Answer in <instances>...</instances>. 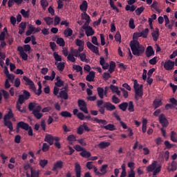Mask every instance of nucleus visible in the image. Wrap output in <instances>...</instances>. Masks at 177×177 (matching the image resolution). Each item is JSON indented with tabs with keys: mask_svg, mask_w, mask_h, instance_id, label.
<instances>
[{
	"mask_svg": "<svg viewBox=\"0 0 177 177\" xmlns=\"http://www.w3.org/2000/svg\"><path fill=\"white\" fill-rule=\"evenodd\" d=\"M83 30H85L86 35L87 37H92L95 34V30H93V28L91 26H85L84 25L82 26Z\"/></svg>",
	"mask_w": 177,
	"mask_h": 177,
	"instance_id": "obj_8",
	"label": "nucleus"
},
{
	"mask_svg": "<svg viewBox=\"0 0 177 177\" xmlns=\"http://www.w3.org/2000/svg\"><path fill=\"white\" fill-rule=\"evenodd\" d=\"M107 165H104L102 166L101 169H100V171L102 172L101 174L103 175H106V174H107Z\"/></svg>",
	"mask_w": 177,
	"mask_h": 177,
	"instance_id": "obj_60",
	"label": "nucleus"
},
{
	"mask_svg": "<svg viewBox=\"0 0 177 177\" xmlns=\"http://www.w3.org/2000/svg\"><path fill=\"white\" fill-rule=\"evenodd\" d=\"M170 140L174 143H177V133L175 131H171Z\"/></svg>",
	"mask_w": 177,
	"mask_h": 177,
	"instance_id": "obj_36",
	"label": "nucleus"
},
{
	"mask_svg": "<svg viewBox=\"0 0 177 177\" xmlns=\"http://www.w3.org/2000/svg\"><path fill=\"white\" fill-rule=\"evenodd\" d=\"M174 67H175V62L169 59L165 62L164 68H165L167 71H171V70H174Z\"/></svg>",
	"mask_w": 177,
	"mask_h": 177,
	"instance_id": "obj_7",
	"label": "nucleus"
},
{
	"mask_svg": "<svg viewBox=\"0 0 177 177\" xmlns=\"http://www.w3.org/2000/svg\"><path fill=\"white\" fill-rule=\"evenodd\" d=\"M64 64H65L64 62H59V63L57 62H55V66H57V68L59 71H63V70H64V67H66Z\"/></svg>",
	"mask_w": 177,
	"mask_h": 177,
	"instance_id": "obj_30",
	"label": "nucleus"
},
{
	"mask_svg": "<svg viewBox=\"0 0 177 177\" xmlns=\"http://www.w3.org/2000/svg\"><path fill=\"white\" fill-rule=\"evenodd\" d=\"M67 59L68 60V62H71V63H75V57H74V55L73 54H69L67 56Z\"/></svg>",
	"mask_w": 177,
	"mask_h": 177,
	"instance_id": "obj_63",
	"label": "nucleus"
},
{
	"mask_svg": "<svg viewBox=\"0 0 177 177\" xmlns=\"http://www.w3.org/2000/svg\"><path fill=\"white\" fill-rule=\"evenodd\" d=\"M152 38L153 41H158V38L160 37V30H158V28H156L155 30L152 32Z\"/></svg>",
	"mask_w": 177,
	"mask_h": 177,
	"instance_id": "obj_19",
	"label": "nucleus"
},
{
	"mask_svg": "<svg viewBox=\"0 0 177 177\" xmlns=\"http://www.w3.org/2000/svg\"><path fill=\"white\" fill-rule=\"evenodd\" d=\"M156 168H157V161H153L151 165L147 167V172H153Z\"/></svg>",
	"mask_w": 177,
	"mask_h": 177,
	"instance_id": "obj_21",
	"label": "nucleus"
},
{
	"mask_svg": "<svg viewBox=\"0 0 177 177\" xmlns=\"http://www.w3.org/2000/svg\"><path fill=\"white\" fill-rule=\"evenodd\" d=\"M44 21H46L47 26H51L53 24V18L50 17H46L44 18Z\"/></svg>",
	"mask_w": 177,
	"mask_h": 177,
	"instance_id": "obj_43",
	"label": "nucleus"
},
{
	"mask_svg": "<svg viewBox=\"0 0 177 177\" xmlns=\"http://www.w3.org/2000/svg\"><path fill=\"white\" fill-rule=\"evenodd\" d=\"M97 91L99 97H100V99H103L104 97V89L102 87H98L97 88Z\"/></svg>",
	"mask_w": 177,
	"mask_h": 177,
	"instance_id": "obj_33",
	"label": "nucleus"
},
{
	"mask_svg": "<svg viewBox=\"0 0 177 177\" xmlns=\"http://www.w3.org/2000/svg\"><path fill=\"white\" fill-rule=\"evenodd\" d=\"M145 55L147 57H151V56H154V50L153 49V46H147L145 51Z\"/></svg>",
	"mask_w": 177,
	"mask_h": 177,
	"instance_id": "obj_14",
	"label": "nucleus"
},
{
	"mask_svg": "<svg viewBox=\"0 0 177 177\" xmlns=\"http://www.w3.org/2000/svg\"><path fill=\"white\" fill-rule=\"evenodd\" d=\"M115 70V62L111 61L109 64V71L110 74H113Z\"/></svg>",
	"mask_w": 177,
	"mask_h": 177,
	"instance_id": "obj_38",
	"label": "nucleus"
},
{
	"mask_svg": "<svg viewBox=\"0 0 177 177\" xmlns=\"http://www.w3.org/2000/svg\"><path fill=\"white\" fill-rule=\"evenodd\" d=\"M17 109L18 110V111H20V113H26V107H24L21 109V104H20V103L17 102Z\"/></svg>",
	"mask_w": 177,
	"mask_h": 177,
	"instance_id": "obj_59",
	"label": "nucleus"
},
{
	"mask_svg": "<svg viewBox=\"0 0 177 177\" xmlns=\"http://www.w3.org/2000/svg\"><path fill=\"white\" fill-rule=\"evenodd\" d=\"M53 56L55 60V62H62V57L57 53V52H54Z\"/></svg>",
	"mask_w": 177,
	"mask_h": 177,
	"instance_id": "obj_48",
	"label": "nucleus"
},
{
	"mask_svg": "<svg viewBox=\"0 0 177 177\" xmlns=\"http://www.w3.org/2000/svg\"><path fill=\"white\" fill-rule=\"evenodd\" d=\"M28 30L26 31V35L30 37L31 34H34V26H32V25H28Z\"/></svg>",
	"mask_w": 177,
	"mask_h": 177,
	"instance_id": "obj_41",
	"label": "nucleus"
},
{
	"mask_svg": "<svg viewBox=\"0 0 177 177\" xmlns=\"http://www.w3.org/2000/svg\"><path fill=\"white\" fill-rule=\"evenodd\" d=\"M20 13L24 19H28L30 17V10L26 11V10L21 9Z\"/></svg>",
	"mask_w": 177,
	"mask_h": 177,
	"instance_id": "obj_37",
	"label": "nucleus"
},
{
	"mask_svg": "<svg viewBox=\"0 0 177 177\" xmlns=\"http://www.w3.org/2000/svg\"><path fill=\"white\" fill-rule=\"evenodd\" d=\"M77 105L81 111H83L85 114H88V107L86 106V102L84 100H78Z\"/></svg>",
	"mask_w": 177,
	"mask_h": 177,
	"instance_id": "obj_3",
	"label": "nucleus"
},
{
	"mask_svg": "<svg viewBox=\"0 0 177 177\" xmlns=\"http://www.w3.org/2000/svg\"><path fill=\"white\" fill-rule=\"evenodd\" d=\"M109 146H110V142H109L102 141L98 144V147L102 149H106L109 147Z\"/></svg>",
	"mask_w": 177,
	"mask_h": 177,
	"instance_id": "obj_32",
	"label": "nucleus"
},
{
	"mask_svg": "<svg viewBox=\"0 0 177 177\" xmlns=\"http://www.w3.org/2000/svg\"><path fill=\"white\" fill-rule=\"evenodd\" d=\"M23 96L24 97L26 98V100H28V99H30V97L31 96V94L30 93V92H28L27 90H24L23 91Z\"/></svg>",
	"mask_w": 177,
	"mask_h": 177,
	"instance_id": "obj_58",
	"label": "nucleus"
},
{
	"mask_svg": "<svg viewBox=\"0 0 177 177\" xmlns=\"http://www.w3.org/2000/svg\"><path fill=\"white\" fill-rule=\"evenodd\" d=\"M37 85L39 86V88L37 91V88L35 87V91H33L35 95H37V96H40L41 93H42V84H41V82H37Z\"/></svg>",
	"mask_w": 177,
	"mask_h": 177,
	"instance_id": "obj_31",
	"label": "nucleus"
},
{
	"mask_svg": "<svg viewBox=\"0 0 177 177\" xmlns=\"http://www.w3.org/2000/svg\"><path fill=\"white\" fill-rule=\"evenodd\" d=\"M142 131L143 133H146V131H147V120L146 119H143L142 120Z\"/></svg>",
	"mask_w": 177,
	"mask_h": 177,
	"instance_id": "obj_44",
	"label": "nucleus"
},
{
	"mask_svg": "<svg viewBox=\"0 0 177 177\" xmlns=\"http://www.w3.org/2000/svg\"><path fill=\"white\" fill-rule=\"evenodd\" d=\"M133 89L136 100H139V97H143V84H139L137 80H133Z\"/></svg>",
	"mask_w": 177,
	"mask_h": 177,
	"instance_id": "obj_2",
	"label": "nucleus"
},
{
	"mask_svg": "<svg viewBox=\"0 0 177 177\" xmlns=\"http://www.w3.org/2000/svg\"><path fill=\"white\" fill-rule=\"evenodd\" d=\"M86 45H87V48H88V49L90 50H91V52H93V53H95V55H99V48L98 47L92 44V43H91V41H87Z\"/></svg>",
	"mask_w": 177,
	"mask_h": 177,
	"instance_id": "obj_9",
	"label": "nucleus"
},
{
	"mask_svg": "<svg viewBox=\"0 0 177 177\" xmlns=\"http://www.w3.org/2000/svg\"><path fill=\"white\" fill-rule=\"evenodd\" d=\"M13 117H15V115H13L12 109H9L8 113L4 115L3 120H9L13 118Z\"/></svg>",
	"mask_w": 177,
	"mask_h": 177,
	"instance_id": "obj_27",
	"label": "nucleus"
},
{
	"mask_svg": "<svg viewBox=\"0 0 177 177\" xmlns=\"http://www.w3.org/2000/svg\"><path fill=\"white\" fill-rule=\"evenodd\" d=\"M159 122L160 124H161L163 128H167V127H168V124H169L168 122V120L165 117V115H164L163 113H161L159 116Z\"/></svg>",
	"mask_w": 177,
	"mask_h": 177,
	"instance_id": "obj_6",
	"label": "nucleus"
},
{
	"mask_svg": "<svg viewBox=\"0 0 177 177\" xmlns=\"http://www.w3.org/2000/svg\"><path fill=\"white\" fill-rule=\"evenodd\" d=\"M81 165L78 162H76L75 164V172L76 177H81Z\"/></svg>",
	"mask_w": 177,
	"mask_h": 177,
	"instance_id": "obj_17",
	"label": "nucleus"
},
{
	"mask_svg": "<svg viewBox=\"0 0 177 177\" xmlns=\"http://www.w3.org/2000/svg\"><path fill=\"white\" fill-rule=\"evenodd\" d=\"M55 77H56V73L55 72V71H53L50 76H44V80H46V81H53L55 80Z\"/></svg>",
	"mask_w": 177,
	"mask_h": 177,
	"instance_id": "obj_29",
	"label": "nucleus"
},
{
	"mask_svg": "<svg viewBox=\"0 0 177 177\" xmlns=\"http://www.w3.org/2000/svg\"><path fill=\"white\" fill-rule=\"evenodd\" d=\"M41 110H42V107L39 105L35 109L33 112H32V114H33L35 118H37V120H41L42 117H44V114L41 113Z\"/></svg>",
	"mask_w": 177,
	"mask_h": 177,
	"instance_id": "obj_5",
	"label": "nucleus"
},
{
	"mask_svg": "<svg viewBox=\"0 0 177 177\" xmlns=\"http://www.w3.org/2000/svg\"><path fill=\"white\" fill-rule=\"evenodd\" d=\"M23 80L25 81V85H28L29 89L32 91V92H35V84H34V82L27 76H24Z\"/></svg>",
	"mask_w": 177,
	"mask_h": 177,
	"instance_id": "obj_4",
	"label": "nucleus"
},
{
	"mask_svg": "<svg viewBox=\"0 0 177 177\" xmlns=\"http://www.w3.org/2000/svg\"><path fill=\"white\" fill-rule=\"evenodd\" d=\"M73 70L76 71V73H80V75H82V68L80 65H74L73 66Z\"/></svg>",
	"mask_w": 177,
	"mask_h": 177,
	"instance_id": "obj_49",
	"label": "nucleus"
},
{
	"mask_svg": "<svg viewBox=\"0 0 177 177\" xmlns=\"http://www.w3.org/2000/svg\"><path fill=\"white\" fill-rule=\"evenodd\" d=\"M39 165H40L41 168H44V167H46V165H48V160L46 159L40 160Z\"/></svg>",
	"mask_w": 177,
	"mask_h": 177,
	"instance_id": "obj_55",
	"label": "nucleus"
},
{
	"mask_svg": "<svg viewBox=\"0 0 177 177\" xmlns=\"http://www.w3.org/2000/svg\"><path fill=\"white\" fill-rule=\"evenodd\" d=\"M112 102L115 104H118V103H120V102H121V100H120V98H118V97H117L115 95H113L112 96Z\"/></svg>",
	"mask_w": 177,
	"mask_h": 177,
	"instance_id": "obj_64",
	"label": "nucleus"
},
{
	"mask_svg": "<svg viewBox=\"0 0 177 177\" xmlns=\"http://www.w3.org/2000/svg\"><path fill=\"white\" fill-rule=\"evenodd\" d=\"M128 111L130 112V113H133V111H135V106H133V102L132 101H130L129 103H128Z\"/></svg>",
	"mask_w": 177,
	"mask_h": 177,
	"instance_id": "obj_46",
	"label": "nucleus"
},
{
	"mask_svg": "<svg viewBox=\"0 0 177 177\" xmlns=\"http://www.w3.org/2000/svg\"><path fill=\"white\" fill-rule=\"evenodd\" d=\"M62 168H63V161L57 160L54 163L52 171H55L58 169H62Z\"/></svg>",
	"mask_w": 177,
	"mask_h": 177,
	"instance_id": "obj_13",
	"label": "nucleus"
},
{
	"mask_svg": "<svg viewBox=\"0 0 177 177\" xmlns=\"http://www.w3.org/2000/svg\"><path fill=\"white\" fill-rule=\"evenodd\" d=\"M93 121H95L97 124H102V125H107V120H102V119H97V118H94Z\"/></svg>",
	"mask_w": 177,
	"mask_h": 177,
	"instance_id": "obj_45",
	"label": "nucleus"
},
{
	"mask_svg": "<svg viewBox=\"0 0 177 177\" xmlns=\"http://www.w3.org/2000/svg\"><path fill=\"white\" fill-rule=\"evenodd\" d=\"M40 3L44 10H46V8L49 6V3L46 0H41Z\"/></svg>",
	"mask_w": 177,
	"mask_h": 177,
	"instance_id": "obj_50",
	"label": "nucleus"
},
{
	"mask_svg": "<svg viewBox=\"0 0 177 177\" xmlns=\"http://www.w3.org/2000/svg\"><path fill=\"white\" fill-rule=\"evenodd\" d=\"M24 100H26V98L24 97V95H19V98H18V101L17 102V103H19V104H23V103H24Z\"/></svg>",
	"mask_w": 177,
	"mask_h": 177,
	"instance_id": "obj_62",
	"label": "nucleus"
},
{
	"mask_svg": "<svg viewBox=\"0 0 177 177\" xmlns=\"http://www.w3.org/2000/svg\"><path fill=\"white\" fill-rule=\"evenodd\" d=\"M177 169V162L176 161L171 162L170 167L167 168L169 172H174V171Z\"/></svg>",
	"mask_w": 177,
	"mask_h": 177,
	"instance_id": "obj_26",
	"label": "nucleus"
},
{
	"mask_svg": "<svg viewBox=\"0 0 177 177\" xmlns=\"http://www.w3.org/2000/svg\"><path fill=\"white\" fill-rule=\"evenodd\" d=\"M140 37H142L141 32H134L133 35V41H138V39L140 38Z\"/></svg>",
	"mask_w": 177,
	"mask_h": 177,
	"instance_id": "obj_56",
	"label": "nucleus"
},
{
	"mask_svg": "<svg viewBox=\"0 0 177 177\" xmlns=\"http://www.w3.org/2000/svg\"><path fill=\"white\" fill-rule=\"evenodd\" d=\"M59 115H61L62 117H64V118H71V117H72L71 113H70L67 111H62L59 113Z\"/></svg>",
	"mask_w": 177,
	"mask_h": 177,
	"instance_id": "obj_35",
	"label": "nucleus"
},
{
	"mask_svg": "<svg viewBox=\"0 0 177 177\" xmlns=\"http://www.w3.org/2000/svg\"><path fill=\"white\" fill-rule=\"evenodd\" d=\"M79 57L81 62H84L85 63H88V59H86V55H85V53H82L80 55H79Z\"/></svg>",
	"mask_w": 177,
	"mask_h": 177,
	"instance_id": "obj_53",
	"label": "nucleus"
},
{
	"mask_svg": "<svg viewBox=\"0 0 177 177\" xmlns=\"http://www.w3.org/2000/svg\"><path fill=\"white\" fill-rule=\"evenodd\" d=\"M144 10H145V7H143V6L138 8L136 10V14L137 15V16H140V15H142V12H143Z\"/></svg>",
	"mask_w": 177,
	"mask_h": 177,
	"instance_id": "obj_57",
	"label": "nucleus"
},
{
	"mask_svg": "<svg viewBox=\"0 0 177 177\" xmlns=\"http://www.w3.org/2000/svg\"><path fill=\"white\" fill-rule=\"evenodd\" d=\"M82 19L83 20H86L88 24H89V23H91V17H89L88 15V14H86V12L82 13Z\"/></svg>",
	"mask_w": 177,
	"mask_h": 177,
	"instance_id": "obj_39",
	"label": "nucleus"
},
{
	"mask_svg": "<svg viewBox=\"0 0 177 177\" xmlns=\"http://www.w3.org/2000/svg\"><path fill=\"white\" fill-rule=\"evenodd\" d=\"M39 172H41V171L31 168L30 177H39Z\"/></svg>",
	"mask_w": 177,
	"mask_h": 177,
	"instance_id": "obj_34",
	"label": "nucleus"
},
{
	"mask_svg": "<svg viewBox=\"0 0 177 177\" xmlns=\"http://www.w3.org/2000/svg\"><path fill=\"white\" fill-rule=\"evenodd\" d=\"M5 127H7L10 129V132H13V123L10 120H3Z\"/></svg>",
	"mask_w": 177,
	"mask_h": 177,
	"instance_id": "obj_20",
	"label": "nucleus"
},
{
	"mask_svg": "<svg viewBox=\"0 0 177 177\" xmlns=\"http://www.w3.org/2000/svg\"><path fill=\"white\" fill-rule=\"evenodd\" d=\"M128 102H122L119 104V109L122 110V111H127V109H128Z\"/></svg>",
	"mask_w": 177,
	"mask_h": 177,
	"instance_id": "obj_42",
	"label": "nucleus"
},
{
	"mask_svg": "<svg viewBox=\"0 0 177 177\" xmlns=\"http://www.w3.org/2000/svg\"><path fill=\"white\" fill-rule=\"evenodd\" d=\"M115 39L116 42H121V33H120V31L116 32L115 35Z\"/></svg>",
	"mask_w": 177,
	"mask_h": 177,
	"instance_id": "obj_61",
	"label": "nucleus"
},
{
	"mask_svg": "<svg viewBox=\"0 0 177 177\" xmlns=\"http://www.w3.org/2000/svg\"><path fill=\"white\" fill-rule=\"evenodd\" d=\"M56 42L57 45H59V46H64V45H66V42L64 41V39L62 37L57 38Z\"/></svg>",
	"mask_w": 177,
	"mask_h": 177,
	"instance_id": "obj_52",
	"label": "nucleus"
},
{
	"mask_svg": "<svg viewBox=\"0 0 177 177\" xmlns=\"http://www.w3.org/2000/svg\"><path fill=\"white\" fill-rule=\"evenodd\" d=\"M56 138H57L56 136L54 137L50 134H46L45 136L44 142H46L47 143H48V145H50V146H52L54 145V142Z\"/></svg>",
	"mask_w": 177,
	"mask_h": 177,
	"instance_id": "obj_10",
	"label": "nucleus"
},
{
	"mask_svg": "<svg viewBox=\"0 0 177 177\" xmlns=\"http://www.w3.org/2000/svg\"><path fill=\"white\" fill-rule=\"evenodd\" d=\"M147 35H149V28H145V30H142L141 32V37L142 38H147Z\"/></svg>",
	"mask_w": 177,
	"mask_h": 177,
	"instance_id": "obj_54",
	"label": "nucleus"
},
{
	"mask_svg": "<svg viewBox=\"0 0 177 177\" xmlns=\"http://www.w3.org/2000/svg\"><path fill=\"white\" fill-rule=\"evenodd\" d=\"M95 71H91L88 73V74L86 75V80L88 82H93V81H95Z\"/></svg>",
	"mask_w": 177,
	"mask_h": 177,
	"instance_id": "obj_16",
	"label": "nucleus"
},
{
	"mask_svg": "<svg viewBox=\"0 0 177 177\" xmlns=\"http://www.w3.org/2000/svg\"><path fill=\"white\" fill-rule=\"evenodd\" d=\"M30 125L28 123H26L23 121L19 122L17 124V129H24L25 131H28Z\"/></svg>",
	"mask_w": 177,
	"mask_h": 177,
	"instance_id": "obj_12",
	"label": "nucleus"
},
{
	"mask_svg": "<svg viewBox=\"0 0 177 177\" xmlns=\"http://www.w3.org/2000/svg\"><path fill=\"white\" fill-rule=\"evenodd\" d=\"M125 10H129L130 12H135V10H136V6H135L134 5L132 6H129V5H127L125 7Z\"/></svg>",
	"mask_w": 177,
	"mask_h": 177,
	"instance_id": "obj_51",
	"label": "nucleus"
},
{
	"mask_svg": "<svg viewBox=\"0 0 177 177\" xmlns=\"http://www.w3.org/2000/svg\"><path fill=\"white\" fill-rule=\"evenodd\" d=\"M60 138L59 137H55V140L54 142V146L57 147V149H62V145L60 144Z\"/></svg>",
	"mask_w": 177,
	"mask_h": 177,
	"instance_id": "obj_47",
	"label": "nucleus"
},
{
	"mask_svg": "<svg viewBox=\"0 0 177 177\" xmlns=\"http://www.w3.org/2000/svg\"><path fill=\"white\" fill-rule=\"evenodd\" d=\"M153 106L156 110V109H158V107H160V106H162V101L160 99H156L153 100Z\"/></svg>",
	"mask_w": 177,
	"mask_h": 177,
	"instance_id": "obj_24",
	"label": "nucleus"
},
{
	"mask_svg": "<svg viewBox=\"0 0 177 177\" xmlns=\"http://www.w3.org/2000/svg\"><path fill=\"white\" fill-rule=\"evenodd\" d=\"M151 9H155L158 13H161V10L158 8V2L157 1H153V3L151 5Z\"/></svg>",
	"mask_w": 177,
	"mask_h": 177,
	"instance_id": "obj_28",
	"label": "nucleus"
},
{
	"mask_svg": "<svg viewBox=\"0 0 177 177\" xmlns=\"http://www.w3.org/2000/svg\"><path fill=\"white\" fill-rule=\"evenodd\" d=\"M64 36L67 38L68 37H71L73 35V30L70 28H67L64 31Z\"/></svg>",
	"mask_w": 177,
	"mask_h": 177,
	"instance_id": "obj_40",
	"label": "nucleus"
},
{
	"mask_svg": "<svg viewBox=\"0 0 177 177\" xmlns=\"http://www.w3.org/2000/svg\"><path fill=\"white\" fill-rule=\"evenodd\" d=\"M104 107H105L108 111H113V110H115V105L111 104L110 102H105L104 104Z\"/></svg>",
	"mask_w": 177,
	"mask_h": 177,
	"instance_id": "obj_15",
	"label": "nucleus"
},
{
	"mask_svg": "<svg viewBox=\"0 0 177 177\" xmlns=\"http://www.w3.org/2000/svg\"><path fill=\"white\" fill-rule=\"evenodd\" d=\"M130 48L134 56H142L145 53V46L140 44L138 40L131 41Z\"/></svg>",
	"mask_w": 177,
	"mask_h": 177,
	"instance_id": "obj_1",
	"label": "nucleus"
},
{
	"mask_svg": "<svg viewBox=\"0 0 177 177\" xmlns=\"http://www.w3.org/2000/svg\"><path fill=\"white\" fill-rule=\"evenodd\" d=\"M80 9L82 12H85L88 10V2L86 1H83L82 4L80 6Z\"/></svg>",
	"mask_w": 177,
	"mask_h": 177,
	"instance_id": "obj_22",
	"label": "nucleus"
},
{
	"mask_svg": "<svg viewBox=\"0 0 177 177\" xmlns=\"http://www.w3.org/2000/svg\"><path fill=\"white\" fill-rule=\"evenodd\" d=\"M80 155L84 158H91V156H92L91 152L86 151L85 149L83 150V151L80 152Z\"/></svg>",
	"mask_w": 177,
	"mask_h": 177,
	"instance_id": "obj_25",
	"label": "nucleus"
},
{
	"mask_svg": "<svg viewBox=\"0 0 177 177\" xmlns=\"http://www.w3.org/2000/svg\"><path fill=\"white\" fill-rule=\"evenodd\" d=\"M17 50L19 53V55L21 59H23V60H27L28 59V55H27V53L24 52V49L23 48V46H18Z\"/></svg>",
	"mask_w": 177,
	"mask_h": 177,
	"instance_id": "obj_11",
	"label": "nucleus"
},
{
	"mask_svg": "<svg viewBox=\"0 0 177 177\" xmlns=\"http://www.w3.org/2000/svg\"><path fill=\"white\" fill-rule=\"evenodd\" d=\"M100 128H102V129H106V131H115V126L113 124H109L106 126L104 125H101Z\"/></svg>",
	"mask_w": 177,
	"mask_h": 177,
	"instance_id": "obj_18",
	"label": "nucleus"
},
{
	"mask_svg": "<svg viewBox=\"0 0 177 177\" xmlns=\"http://www.w3.org/2000/svg\"><path fill=\"white\" fill-rule=\"evenodd\" d=\"M57 97H61V99L67 100V99H68V93H67V91H66L61 90L59 92V95H58Z\"/></svg>",
	"mask_w": 177,
	"mask_h": 177,
	"instance_id": "obj_23",
	"label": "nucleus"
}]
</instances>
